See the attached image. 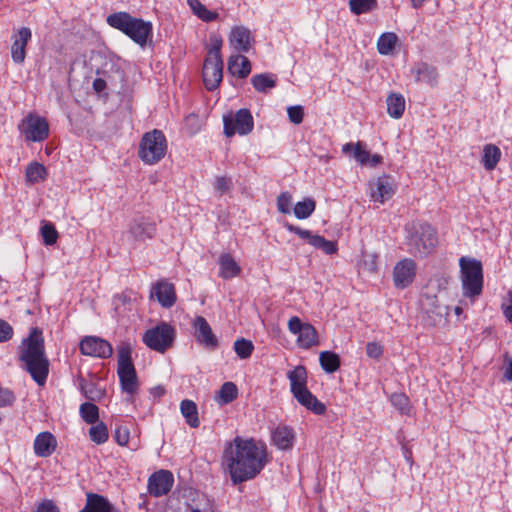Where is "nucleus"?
<instances>
[{
  "instance_id": "f257e3e1",
  "label": "nucleus",
  "mask_w": 512,
  "mask_h": 512,
  "mask_svg": "<svg viewBox=\"0 0 512 512\" xmlns=\"http://www.w3.org/2000/svg\"><path fill=\"white\" fill-rule=\"evenodd\" d=\"M224 459L233 484L255 478L269 461L265 443L240 436L225 447Z\"/></svg>"
},
{
  "instance_id": "f03ea898",
  "label": "nucleus",
  "mask_w": 512,
  "mask_h": 512,
  "mask_svg": "<svg viewBox=\"0 0 512 512\" xmlns=\"http://www.w3.org/2000/svg\"><path fill=\"white\" fill-rule=\"evenodd\" d=\"M19 349V361L22 363V368L39 386H43L49 374V360L45 355L41 331L37 328L32 329L30 335L23 339Z\"/></svg>"
},
{
  "instance_id": "7ed1b4c3",
  "label": "nucleus",
  "mask_w": 512,
  "mask_h": 512,
  "mask_svg": "<svg viewBox=\"0 0 512 512\" xmlns=\"http://www.w3.org/2000/svg\"><path fill=\"white\" fill-rule=\"evenodd\" d=\"M107 24L122 32L140 47H145L152 39L153 25L150 21L136 18L128 12L120 11L110 14L106 19Z\"/></svg>"
},
{
  "instance_id": "20e7f679",
  "label": "nucleus",
  "mask_w": 512,
  "mask_h": 512,
  "mask_svg": "<svg viewBox=\"0 0 512 512\" xmlns=\"http://www.w3.org/2000/svg\"><path fill=\"white\" fill-rule=\"evenodd\" d=\"M407 251L415 257H425L437 245L436 231L425 222H412L405 226Z\"/></svg>"
},
{
  "instance_id": "39448f33",
  "label": "nucleus",
  "mask_w": 512,
  "mask_h": 512,
  "mask_svg": "<svg viewBox=\"0 0 512 512\" xmlns=\"http://www.w3.org/2000/svg\"><path fill=\"white\" fill-rule=\"evenodd\" d=\"M287 378L290 381V391L299 404L316 415L325 413L324 403L319 401L307 388V370L304 366L298 365L288 371Z\"/></svg>"
},
{
  "instance_id": "423d86ee",
  "label": "nucleus",
  "mask_w": 512,
  "mask_h": 512,
  "mask_svg": "<svg viewBox=\"0 0 512 512\" xmlns=\"http://www.w3.org/2000/svg\"><path fill=\"white\" fill-rule=\"evenodd\" d=\"M167 151V140L161 130L146 132L139 144L138 156L148 165L157 164L164 158Z\"/></svg>"
},
{
  "instance_id": "0eeeda50",
  "label": "nucleus",
  "mask_w": 512,
  "mask_h": 512,
  "mask_svg": "<svg viewBox=\"0 0 512 512\" xmlns=\"http://www.w3.org/2000/svg\"><path fill=\"white\" fill-rule=\"evenodd\" d=\"M463 295L473 298L483 289V268L480 261L467 257L460 259Z\"/></svg>"
},
{
  "instance_id": "6e6552de",
  "label": "nucleus",
  "mask_w": 512,
  "mask_h": 512,
  "mask_svg": "<svg viewBox=\"0 0 512 512\" xmlns=\"http://www.w3.org/2000/svg\"><path fill=\"white\" fill-rule=\"evenodd\" d=\"M121 389L123 392L133 395L139 388L137 373L131 358L130 344H122L118 348V367Z\"/></svg>"
},
{
  "instance_id": "1a4fd4ad",
  "label": "nucleus",
  "mask_w": 512,
  "mask_h": 512,
  "mask_svg": "<svg viewBox=\"0 0 512 512\" xmlns=\"http://www.w3.org/2000/svg\"><path fill=\"white\" fill-rule=\"evenodd\" d=\"M176 331L174 327L166 322L148 329L142 337L144 344L159 353H164L174 342Z\"/></svg>"
},
{
  "instance_id": "9d476101",
  "label": "nucleus",
  "mask_w": 512,
  "mask_h": 512,
  "mask_svg": "<svg viewBox=\"0 0 512 512\" xmlns=\"http://www.w3.org/2000/svg\"><path fill=\"white\" fill-rule=\"evenodd\" d=\"M21 134L30 142H42L49 136V124L44 117L29 113L18 126Z\"/></svg>"
},
{
  "instance_id": "9b49d317",
  "label": "nucleus",
  "mask_w": 512,
  "mask_h": 512,
  "mask_svg": "<svg viewBox=\"0 0 512 512\" xmlns=\"http://www.w3.org/2000/svg\"><path fill=\"white\" fill-rule=\"evenodd\" d=\"M223 130L227 137H232L236 133L247 135L253 131L254 121L249 109H239L234 116L227 115L223 117Z\"/></svg>"
},
{
  "instance_id": "f8f14e48",
  "label": "nucleus",
  "mask_w": 512,
  "mask_h": 512,
  "mask_svg": "<svg viewBox=\"0 0 512 512\" xmlns=\"http://www.w3.org/2000/svg\"><path fill=\"white\" fill-rule=\"evenodd\" d=\"M289 331L297 335V344L300 348L310 349L318 344V333L310 323H303L297 316H293L288 321Z\"/></svg>"
},
{
  "instance_id": "ddd939ff",
  "label": "nucleus",
  "mask_w": 512,
  "mask_h": 512,
  "mask_svg": "<svg viewBox=\"0 0 512 512\" xmlns=\"http://www.w3.org/2000/svg\"><path fill=\"white\" fill-rule=\"evenodd\" d=\"M283 226L291 233L298 235L301 239L306 240L315 249L323 251L327 255H332L337 252V245L335 242L325 239L323 236L313 234L310 230L302 229L299 226L285 222Z\"/></svg>"
},
{
  "instance_id": "4468645a",
  "label": "nucleus",
  "mask_w": 512,
  "mask_h": 512,
  "mask_svg": "<svg viewBox=\"0 0 512 512\" xmlns=\"http://www.w3.org/2000/svg\"><path fill=\"white\" fill-rule=\"evenodd\" d=\"M194 337L204 348L214 351L219 346V340L213 333L208 321L203 316H197L192 322Z\"/></svg>"
},
{
  "instance_id": "2eb2a0df",
  "label": "nucleus",
  "mask_w": 512,
  "mask_h": 512,
  "mask_svg": "<svg viewBox=\"0 0 512 512\" xmlns=\"http://www.w3.org/2000/svg\"><path fill=\"white\" fill-rule=\"evenodd\" d=\"M80 352L83 355L98 357V358H109L113 354V348L111 344L96 336H86L81 340L79 345Z\"/></svg>"
},
{
  "instance_id": "dca6fc26",
  "label": "nucleus",
  "mask_w": 512,
  "mask_h": 512,
  "mask_svg": "<svg viewBox=\"0 0 512 512\" xmlns=\"http://www.w3.org/2000/svg\"><path fill=\"white\" fill-rule=\"evenodd\" d=\"M174 477L168 470L154 472L148 479V492L151 496L161 497L168 494L173 486Z\"/></svg>"
},
{
  "instance_id": "f3484780",
  "label": "nucleus",
  "mask_w": 512,
  "mask_h": 512,
  "mask_svg": "<svg viewBox=\"0 0 512 512\" xmlns=\"http://www.w3.org/2000/svg\"><path fill=\"white\" fill-rule=\"evenodd\" d=\"M202 76L205 87L209 91L216 89L223 77V60L206 58L203 64Z\"/></svg>"
},
{
  "instance_id": "a211bd4d",
  "label": "nucleus",
  "mask_w": 512,
  "mask_h": 512,
  "mask_svg": "<svg viewBox=\"0 0 512 512\" xmlns=\"http://www.w3.org/2000/svg\"><path fill=\"white\" fill-rule=\"evenodd\" d=\"M416 275V263L410 258L399 261L393 269V281L395 287L404 289L414 280Z\"/></svg>"
},
{
  "instance_id": "6ab92c4d",
  "label": "nucleus",
  "mask_w": 512,
  "mask_h": 512,
  "mask_svg": "<svg viewBox=\"0 0 512 512\" xmlns=\"http://www.w3.org/2000/svg\"><path fill=\"white\" fill-rule=\"evenodd\" d=\"M395 192L394 180L389 175L384 174L371 184V197L375 202L384 203L392 198Z\"/></svg>"
},
{
  "instance_id": "aec40b11",
  "label": "nucleus",
  "mask_w": 512,
  "mask_h": 512,
  "mask_svg": "<svg viewBox=\"0 0 512 512\" xmlns=\"http://www.w3.org/2000/svg\"><path fill=\"white\" fill-rule=\"evenodd\" d=\"M128 233L135 241H145L155 236L156 225L148 218L138 217L130 223Z\"/></svg>"
},
{
  "instance_id": "412c9836",
  "label": "nucleus",
  "mask_w": 512,
  "mask_h": 512,
  "mask_svg": "<svg viewBox=\"0 0 512 512\" xmlns=\"http://www.w3.org/2000/svg\"><path fill=\"white\" fill-rule=\"evenodd\" d=\"M295 431L287 425H278L271 432L272 444L279 450L290 451L295 442Z\"/></svg>"
},
{
  "instance_id": "4be33fe9",
  "label": "nucleus",
  "mask_w": 512,
  "mask_h": 512,
  "mask_svg": "<svg viewBox=\"0 0 512 512\" xmlns=\"http://www.w3.org/2000/svg\"><path fill=\"white\" fill-rule=\"evenodd\" d=\"M31 38L32 32L28 27L20 28L17 34L14 36L13 44L11 47V57L15 63L21 64L24 62L26 57V46Z\"/></svg>"
},
{
  "instance_id": "5701e85b",
  "label": "nucleus",
  "mask_w": 512,
  "mask_h": 512,
  "mask_svg": "<svg viewBox=\"0 0 512 512\" xmlns=\"http://www.w3.org/2000/svg\"><path fill=\"white\" fill-rule=\"evenodd\" d=\"M154 296L164 308H171L177 299L174 285L166 280H160L153 286L151 297Z\"/></svg>"
},
{
  "instance_id": "b1692460",
  "label": "nucleus",
  "mask_w": 512,
  "mask_h": 512,
  "mask_svg": "<svg viewBox=\"0 0 512 512\" xmlns=\"http://www.w3.org/2000/svg\"><path fill=\"white\" fill-rule=\"evenodd\" d=\"M411 73L417 82L425 83L431 87L438 82L437 68L426 62H417L411 68Z\"/></svg>"
},
{
  "instance_id": "393cba45",
  "label": "nucleus",
  "mask_w": 512,
  "mask_h": 512,
  "mask_svg": "<svg viewBox=\"0 0 512 512\" xmlns=\"http://www.w3.org/2000/svg\"><path fill=\"white\" fill-rule=\"evenodd\" d=\"M57 447V440L55 436L48 432L39 433L34 440V453L38 457L46 458L51 456Z\"/></svg>"
},
{
  "instance_id": "a878e982",
  "label": "nucleus",
  "mask_w": 512,
  "mask_h": 512,
  "mask_svg": "<svg viewBox=\"0 0 512 512\" xmlns=\"http://www.w3.org/2000/svg\"><path fill=\"white\" fill-rule=\"evenodd\" d=\"M253 37L248 28L236 26L230 34V42L239 52L247 53L251 48Z\"/></svg>"
},
{
  "instance_id": "bb28decb",
  "label": "nucleus",
  "mask_w": 512,
  "mask_h": 512,
  "mask_svg": "<svg viewBox=\"0 0 512 512\" xmlns=\"http://www.w3.org/2000/svg\"><path fill=\"white\" fill-rule=\"evenodd\" d=\"M228 71L233 76L244 79L251 72V63L249 59L243 55H232L228 60Z\"/></svg>"
},
{
  "instance_id": "cd10ccee",
  "label": "nucleus",
  "mask_w": 512,
  "mask_h": 512,
  "mask_svg": "<svg viewBox=\"0 0 512 512\" xmlns=\"http://www.w3.org/2000/svg\"><path fill=\"white\" fill-rule=\"evenodd\" d=\"M79 512H113V505L102 495L88 493L86 505Z\"/></svg>"
},
{
  "instance_id": "c85d7f7f",
  "label": "nucleus",
  "mask_w": 512,
  "mask_h": 512,
  "mask_svg": "<svg viewBox=\"0 0 512 512\" xmlns=\"http://www.w3.org/2000/svg\"><path fill=\"white\" fill-rule=\"evenodd\" d=\"M218 263L220 265V276L223 279H231L241 272L240 266L229 253L221 254Z\"/></svg>"
},
{
  "instance_id": "c756f323",
  "label": "nucleus",
  "mask_w": 512,
  "mask_h": 512,
  "mask_svg": "<svg viewBox=\"0 0 512 512\" xmlns=\"http://www.w3.org/2000/svg\"><path fill=\"white\" fill-rule=\"evenodd\" d=\"M180 411L182 416L185 418L186 423L192 427L197 428L200 425V420L198 417V408L194 401L189 399H184L180 403Z\"/></svg>"
},
{
  "instance_id": "7c9ffc66",
  "label": "nucleus",
  "mask_w": 512,
  "mask_h": 512,
  "mask_svg": "<svg viewBox=\"0 0 512 512\" xmlns=\"http://www.w3.org/2000/svg\"><path fill=\"white\" fill-rule=\"evenodd\" d=\"M251 83L258 92L267 93L276 86L277 77L271 73L256 74L251 78Z\"/></svg>"
},
{
  "instance_id": "2f4dec72",
  "label": "nucleus",
  "mask_w": 512,
  "mask_h": 512,
  "mask_svg": "<svg viewBox=\"0 0 512 512\" xmlns=\"http://www.w3.org/2000/svg\"><path fill=\"white\" fill-rule=\"evenodd\" d=\"M387 112L394 119H399L405 110V99L399 93H391L386 100Z\"/></svg>"
},
{
  "instance_id": "473e14b6",
  "label": "nucleus",
  "mask_w": 512,
  "mask_h": 512,
  "mask_svg": "<svg viewBox=\"0 0 512 512\" xmlns=\"http://www.w3.org/2000/svg\"><path fill=\"white\" fill-rule=\"evenodd\" d=\"M501 158V150L494 144H487L483 149L482 164L487 171L495 169Z\"/></svg>"
},
{
  "instance_id": "72a5a7b5",
  "label": "nucleus",
  "mask_w": 512,
  "mask_h": 512,
  "mask_svg": "<svg viewBox=\"0 0 512 512\" xmlns=\"http://www.w3.org/2000/svg\"><path fill=\"white\" fill-rule=\"evenodd\" d=\"M319 362L321 368L326 373L336 372L341 365V360L338 354L333 351H322L319 355Z\"/></svg>"
},
{
  "instance_id": "f704fd0d",
  "label": "nucleus",
  "mask_w": 512,
  "mask_h": 512,
  "mask_svg": "<svg viewBox=\"0 0 512 512\" xmlns=\"http://www.w3.org/2000/svg\"><path fill=\"white\" fill-rule=\"evenodd\" d=\"M47 177V170L43 164L32 162L26 168V181L30 184L42 182Z\"/></svg>"
},
{
  "instance_id": "c9c22d12",
  "label": "nucleus",
  "mask_w": 512,
  "mask_h": 512,
  "mask_svg": "<svg viewBox=\"0 0 512 512\" xmlns=\"http://www.w3.org/2000/svg\"><path fill=\"white\" fill-rule=\"evenodd\" d=\"M316 208V202L314 199L308 197L302 201H299L295 204L293 208V213L297 219H307L309 218Z\"/></svg>"
},
{
  "instance_id": "e433bc0d",
  "label": "nucleus",
  "mask_w": 512,
  "mask_h": 512,
  "mask_svg": "<svg viewBox=\"0 0 512 512\" xmlns=\"http://www.w3.org/2000/svg\"><path fill=\"white\" fill-rule=\"evenodd\" d=\"M188 4L193 13L204 22H211L218 18V13L210 11L199 0H188Z\"/></svg>"
},
{
  "instance_id": "4c0bfd02",
  "label": "nucleus",
  "mask_w": 512,
  "mask_h": 512,
  "mask_svg": "<svg viewBox=\"0 0 512 512\" xmlns=\"http://www.w3.org/2000/svg\"><path fill=\"white\" fill-rule=\"evenodd\" d=\"M397 35L393 32H386L380 35L377 41V50L381 55H389L397 43Z\"/></svg>"
},
{
  "instance_id": "58836bf2",
  "label": "nucleus",
  "mask_w": 512,
  "mask_h": 512,
  "mask_svg": "<svg viewBox=\"0 0 512 512\" xmlns=\"http://www.w3.org/2000/svg\"><path fill=\"white\" fill-rule=\"evenodd\" d=\"M238 397V388L233 382H225L218 391L217 401L220 404H229Z\"/></svg>"
},
{
  "instance_id": "ea45409f",
  "label": "nucleus",
  "mask_w": 512,
  "mask_h": 512,
  "mask_svg": "<svg viewBox=\"0 0 512 512\" xmlns=\"http://www.w3.org/2000/svg\"><path fill=\"white\" fill-rule=\"evenodd\" d=\"M90 440L98 445L104 444L108 438V428L105 423L97 422L89 429Z\"/></svg>"
},
{
  "instance_id": "a19ab883",
  "label": "nucleus",
  "mask_w": 512,
  "mask_h": 512,
  "mask_svg": "<svg viewBox=\"0 0 512 512\" xmlns=\"http://www.w3.org/2000/svg\"><path fill=\"white\" fill-rule=\"evenodd\" d=\"M80 414L82 419L88 424H95L98 422L99 409L90 402H85L80 406Z\"/></svg>"
},
{
  "instance_id": "79ce46f5",
  "label": "nucleus",
  "mask_w": 512,
  "mask_h": 512,
  "mask_svg": "<svg viewBox=\"0 0 512 512\" xmlns=\"http://www.w3.org/2000/svg\"><path fill=\"white\" fill-rule=\"evenodd\" d=\"M43 243L47 246L54 245L58 239V232L55 225L51 222L44 221L40 228Z\"/></svg>"
},
{
  "instance_id": "37998d69",
  "label": "nucleus",
  "mask_w": 512,
  "mask_h": 512,
  "mask_svg": "<svg viewBox=\"0 0 512 512\" xmlns=\"http://www.w3.org/2000/svg\"><path fill=\"white\" fill-rule=\"evenodd\" d=\"M392 406L401 414L408 415L410 412V400L404 393H393L390 396Z\"/></svg>"
},
{
  "instance_id": "c03bdc74",
  "label": "nucleus",
  "mask_w": 512,
  "mask_h": 512,
  "mask_svg": "<svg viewBox=\"0 0 512 512\" xmlns=\"http://www.w3.org/2000/svg\"><path fill=\"white\" fill-rule=\"evenodd\" d=\"M233 348L240 359H247L251 356L254 350V345L250 340L239 338L234 342Z\"/></svg>"
},
{
  "instance_id": "a18cd8bd",
  "label": "nucleus",
  "mask_w": 512,
  "mask_h": 512,
  "mask_svg": "<svg viewBox=\"0 0 512 512\" xmlns=\"http://www.w3.org/2000/svg\"><path fill=\"white\" fill-rule=\"evenodd\" d=\"M375 3L376 0H349L350 9L356 15L370 11Z\"/></svg>"
},
{
  "instance_id": "49530a36",
  "label": "nucleus",
  "mask_w": 512,
  "mask_h": 512,
  "mask_svg": "<svg viewBox=\"0 0 512 512\" xmlns=\"http://www.w3.org/2000/svg\"><path fill=\"white\" fill-rule=\"evenodd\" d=\"M185 512H210L209 500L205 495L198 496L197 500L186 505Z\"/></svg>"
},
{
  "instance_id": "de8ad7c7",
  "label": "nucleus",
  "mask_w": 512,
  "mask_h": 512,
  "mask_svg": "<svg viewBox=\"0 0 512 512\" xmlns=\"http://www.w3.org/2000/svg\"><path fill=\"white\" fill-rule=\"evenodd\" d=\"M292 206V196L289 192H282L277 197V209L282 214H290Z\"/></svg>"
},
{
  "instance_id": "09e8293b",
  "label": "nucleus",
  "mask_w": 512,
  "mask_h": 512,
  "mask_svg": "<svg viewBox=\"0 0 512 512\" xmlns=\"http://www.w3.org/2000/svg\"><path fill=\"white\" fill-rule=\"evenodd\" d=\"M233 187L232 179L229 177L221 176L217 177L214 188L219 194V196H222L223 194L229 192Z\"/></svg>"
},
{
  "instance_id": "8fccbe9b",
  "label": "nucleus",
  "mask_w": 512,
  "mask_h": 512,
  "mask_svg": "<svg viewBox=\"0 0 512 512\" xmlns=\"http://www.w3.org/2000/svg\"><path fill=\"white\" fill-rule=\"evenodd\" d=\"M211 48L209 49L207 58L222 59L221 57V46L222 39L220 36L213 35L210 37Z\"/></svg>"
},
{
  "instance_id": "3c124183",
  "label": "nucleus",
  "mask_w": 512,
  "mask_h": 512,
  "mask_svg": "<svg viewBox=\"0 0 512 512\" xmlns=\"http://www.w3.org/2000/svg\"><path fill=\"white\" fill-rule=\"evenodd\" d=\"M353 156L355 160L362 165H366L370 161V153L364 149V146L361 142H357L355 144Z\"/></svg>"
},
{
  "instance_id": "603ef678",
  "label": "nucleus",
  "mask_w": 512,
  "mask_h": 512,
  "mask_svg": "<svg viewBox=\"0 0 512 512\" xmlns=\"http://www.w3.org/2000/svg\"><path fill=\"white\" fill-rule=\"evenodd\" d=\"M289 120L293 124H300L303 121L304 109L300 105L290 106L287 109Z\"/></svg>"
},
{
  "instance_id": "864d4df0",
  "label": "nucleus",
  "mask_w": 512,
  "mask_h": 512,
  "mask_svg": "<svg viewBox=\"0 0 512 512\" xmlns=\"http://www.w3.org/2000/svg\"><path fill=\"white\" fill-rule=\"evenodd\" d=\"M113 437L117 444H119L120 446H125L129 442V429L125 426H117L116 429L114 430Z\"/></svg>"
},
{
  "instance_id": "5fc2aeb1",
  "label": "nucleus",
  "mask_w": 512,
  "mask_h": 512,
  "mask_svg": "<svg viewBox=\"0 0 512 512\" xmlns=\"http://www.w3.org/2000/svg\"><path fill=\"white\" fill-rule=\"evenodd\" d=\"M366 354L372 359H379L383 354L382 346L377 342H368L366 345Z\"/></svg>"
},
{
  "instance_id": "6e6d98bb",
  "label": "nucleus",
  "mask_w": 512,
  "mask_h": 512,
  "mask_svg": "<svg viewBox=\"0 0 512 512\" xmlns=\"http://www.w3.org/2000/svg\"><path fill=\"white\" fill-rule=\"evenodd\" d=\"M13 336L12 326L4 320L0 319V343L10 340Z\"/></svg>"
},
{
  "instance_id": "4d7b16f0",
  "label": "nucleus",
  "mask_w": 512,
  "mask_h": 512,
  "mask_svg": "<svg viewBox=\"0 0 512 512\" xmlns=\"http://www.w3.org/2000/svg\"><path fill=\"white\" fill-rule=\"evenodd\" d=\"M14 400L15 397L10 390L0 388V407L10 406Z\"/></svg>"
},
{
  "instance_id": "13d9d810",
  "label": "nucleus",
  "mask_w": 512,
  "mask_h": 512,
  "mask_svg": "<svg viewBox=\"0 0 512 512\" xmlns=\"http://www.w3.org/2000/svg\"><path fill=\"white\" fill-rule=\"evenodd\" d=\"M34 512H59V508L52 500L45 499L37 506Z\"/></svg>"
},
{
  "instance_id": "bf43d9fd",
  "label": "nucleus",
  "mask_w": 512,
  "mask_h": 512,
  "mask_svg": "<svg viewBox=\"0 0 512 512\" xmlns=\"http://www.w3.org/2000/svg\"><path fill=\"white\" fill-rule=\"evenodd\" d=\"M106 87V82L101 79V78H96L94 81H93V88L95 91L97 92H101L105 89Z\"/></svg>"
},
{
  "instance_id": "052dcab7",
  "label": "nucleus",
  "mask_w": 512,
  "mask_h": 512,
  "mask_svg": "<svg viewBox=\"0 0 512 512\" xmlns=\"http://www.w3.org/2000/svg\"><path fill=\"white\" fill-rule=\"evenodd\" d=\"M504 378L508 381H512V359L509 360L508 365L505 368Z\"/></svg>"
},
{
  "instance_id": "680f3d73",
  "label": "nucleus",
  "mask_w": 512,
  "mask_h": 512,
  "mask_svg": "<svg viewBox=\"0 0 512 512\" xmlns=\"http://www.w3.org/2000/svg\"><path fill=\"white\" fill-rule=\"evenodd\" d=\"M504 315L510 322H512V294L510 304L504 309Z\"/></svg>"
},
{
  "instance_id": "e2e57ef3",
  "label": "nucleus",
  "mask_w": 512,
  "mask_h": 512,
  "mask_svg": "<svg viewBox=\"0 0 512 512\" xmlns=\"http://www.w3.org/2000/svg\"><path fill=\"white\" fill-rule=\"evenodd\" d=\"M382 162V157L378 154H374L373 156H370V161L368 164L371 166H377Z\"/></svg>"
},
{
  "instance_id": "0e129e2a",
  "label": "nucleus",
  "mask_w": 512,
  "mask_h": 512,
  "mask_svg": "<svg viewBox=\"0 0 512 512\" xmlns=\"http://www.w3.org/2000/svg\"><path fill=\"white\" fill-rule=\"evenodd\" d=\"M354 147H355V144H353V143H346L342 147V152L345 153V154H348L350 152H354Z\"/></svg>"
},
{
  "instance_id": "69168bd1",
  "label": "nucleus",
  "mask_w": 512,
  "mask_h": 512,
  "mask_svg": "<svg viewBox=\"0 0 512 512\" xmlns=\"http://www.w3.org/2000/svg\"><path fill=\"white\" fill-rule=\"evenodd\" d=\"M114 300H115V302H121V303L125 304L129 299L125 293H122L120 295L115 296Z\"/></svg>"
},
{
  "instance_id": "338daca9",
  "label": "nucleus",
  "mask_w": 512,
  "mask_h": 512,
  "mask_svg": "<svg viewBox=\"0 0 512 512\" xmlns=\"http://www.w3.org/2000/svg\"><path fill=\"white\" fill-rule=\"evenodd\" d=\"M414 8H419L422 6L424 0H411Z\"/></svg>"
},
{
  "instance_id": "774afa93",
  "label": "nucleus",
  "mask_w": 512,
  "mask_h": 512,
  "mask_svg": "<svg viewBox=\"0 0 512 512\" xmlns=\"http://www.w3.org/2000/svg\"><path fill=\"white\" fill-rule=\"evenodd\" d=\"M91 393H92V390H89V391H88V390H85V396H86L87 398H90V399H92V400H93V399H94V397L91 395Z\"/></svg>"
}]
</instances>
